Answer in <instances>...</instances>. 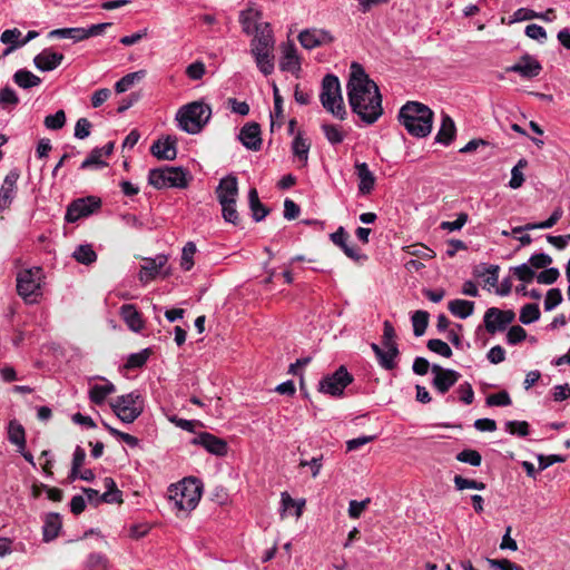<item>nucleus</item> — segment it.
Segmentation results:
<instances>
[{
    "label": "nucleus",
    "mask_w": 570,
    "mask_h": 570,
    "mask_svg": "<svg viewBox=\"0 0 570 570\" xmlns=\"http://www.w3.org/2000/svg\"><path fill=\"white\" fill-rule=\"evenodd\" d=\"M346 88L352 111L365 124H374L383 114L382 95L377 85L370 79L358 62L351 65Z\"/></svg>",
    "instance_id": "obj_1"
},
{
    "label": "nucleus",
    "mask_w": 570,
    "mask_h": 570,
    "mask_svg": "<svg viewBox=\"0 0 570 570\" xmlns=\"http://www.w3.org/2000/svg\"><path fill=\"white\" fill-rule=\"evenodd\" d=\"M397 118L411 136L424 138L432 131L434 112L422 102L407 101L401 107Z\"/></svg>",
    "instance_id": "obj_2"
},
{
    "label": "nucleus",
    "mask_w": 570,
    "mask_h": 570,
    "mask_svg": "<svg viewBox=\"0 0 570 570\" xmlns=\"http://www.w3.org/2000/svg\"><path fill=\"white\" fill-rule=\"evenodd\" d=\"M212 117V109L203 101H193L179 108L176 120L181 130L195 135L202 131Z\"/></svg>",
    "instance_id": "obj_3"
},
{
    "label": "nucleus",
    "mask_w": 570,
    "mask_h": 570,
    "mask_svg": "<svg viewBox=\"0 0 570 570\" xmlns=\"http://www.w3.org/2000/svg\"><path fill=\"white\" fill-rule=\"evenodd\" d=\"M323 107L340 120L346 118L341 83L335 75L328 73L322 80V91L320 95Z\"/></svg>",
    "instance_id": "obj_4"
},
{
    "label": "nucleus",
    "mask_w": 570,
    "mask_h": 570,
    "mask_svg": "<svg viewBox=\"0 0 570 570\" xmlns=\"http://www.w3.org/2000/svg\"><path fill=\"white\" fill-rule=\"evenodd\" d=\"M202 483L196 478H185L175 485L174 494L170 498L175 501L178 510L188 512L196 508L202 497Z\"/></svg>",
    "instance_id": "obj_5"
},
{
    "label": "nucleus",
    "mask_w": 570,
    "mask_h": 570,
    "mask_svg": "<svg viewBox=\"0 0 570 570\" xmlns=\"http://www.w3.org/2000/svg\"><path fill=\"white\" fill-rule=\"evenodd\" d=\"M110 406L124 423H132L142 413V402L138 392L117 396L112 400Z\"/></svg>",
    "instance_id": "obj_6"
},
{
    "label": "nucleus",
    "mask_w": 570,
    "mask_h": 570,
    "mask_svg": "<svg viewBox=\"0 0 570 570\" xmlns=\"http://www.w3.org/2000/svg\"><path fill=\"white\" fill-rule=\"evenodd\" d=\"M41 267L23 269L17 275V292L24 299L33 302L32 296L40 295Z\"/></svg>",
    "instance_id": "obj_7"
},
{
    "label": "nucleus",
    "mask_w": 570,
    "mask_h": 570,
    "mask_svg": "<svg viewBox=\"0 0 570 570\" xmlns=\"http://www.w3.org/2000/svg\"><path fill=\"white\" fill-rule=\"evenodd\" d=\"M353 382V376L345 366H340L333 374L320 381L318 391L332 396H342L344 389Z\"/></svg>",
    "instance_id": "obj_8"
},
{
    "label": "nucleus",
    "mask_w": 570,
    "mask_h": 570,
    "mask_svg": "<svg viewBox=\"0 0 570 570\" xmlns=\"http://www.w3.org/2000/svg\"><path fill=\"white\" fill-rule=\"evenodd\" d=\"M101 207V199L95 196L78 198L67 207L65 219L75 223L82 217L94 214Z\"/></svg>",
    "instance_id": "obj_9"
},
{
    "label": "nucleus",
    "mask_w": 570,
    "mask_h": 570,
    "mask_svg": "<svg viewBox=\"0 0 570 570\" xmlns=\"http://www.w3.org/2000/svg\"><path fill=\"white\" fill-rule=\"evenodd\" d=\"M434 374L432 386L440 393L445 394L450 389L456 384L460 380L461 374L451 368H444L439 364H433L431 367Z\"/></svg>",
    "instance_id": "obj_10"
},
{
    "label": "nucleus",
    "mask_w": 570,
    "mask_h": 570,
    "mask_svg": "<svg viewBox=\"0 0 570 570\" xmlns=\"http://www.w3.org/2000/svg\"><path fill=\"white\" fill-rule=\"evenodd\" d=\"M190 443L194 445H200L206 451L217 456H224L228 451V444L224 439L208 432L199 433L190 441Z\"/></svg>",
    "instance_id": "obj_11"
},
{
    "label": "nucleus",
    "mask_w": 570,
    "mask_h": 570,
    "mask_svg": "<svg viewBox=\"0 0 570 570\" xmlns=\"http://www.w3.org/2000/svg\"><path fill=\"white\" fill-rule=\"evenodd\" d=\"M298 41L305 49H314L324 45L332 43L334 37L324 29H305L299 32Z\"/></svg>",
    "instance_id": "obj_12"
},
{
    "label": "nucleus",
    "mask_w": 570,
    "mask_h": 570,
    "mask_svg": "<svg viewBox=\"0 0 570 570\" xmlns=\"http://www.w3.org/2000/svg\"><path fill=\"white\" fill-rule=\"evenodd\" d=\"M20 174L17 169L10 170L3 179L0 188V213L9 209L16 195H17V181Z\"/></svg>",
    "instance_id": "obj_13"
},
{
    "label": "nucleus",
    "mask_w": 570,
    "mask_h": 570,
    "mask_svg": "<svg viewBox=\"0 0 570 570\" xmlns=\"http://www.w3.org/2000/svg\"><path fill=\"white\" fill-rule=\"evenodd\" d=\"M505 70L518 73L525 79H532L540 75L542 66L535 58L525 53L520 58L519 62L508 67Z\"/></svg>",
    "instance_id": "obj_14"
},
{
    "label": "nucleus",
    "mask_w": 570,
    "mask_h": 570,
    "mask_svg": "<svg viewBox=\"0 0 570 570\" xmlns=\"http://www.w3.org/2000/svg\"><path fill=\"white\" fill-rule=\"evenodd\" d=\"M238 139L247 149L258 151L262 147L261 126L257 122L244 125Z\"/></svg>",
    "instance_id": "obj_15"
},
{
    "label": "nucleus",
    "mask_w": 570,
    "mask_h": 570,
    "mask_svg": "<svg viewBox=\"0 0 570 570\" xmlns=\"http://www.w3.org/2000/svg\"><path fill=\"white\" fill-rule=\"evenodd\" d=\"M150 153L160 160H174L177 157V138L167 136L164 140L155 141Z\"/></svg>",
    "instance_id": "obj_16"
},
{
    "label": "nucleus",
    "mask_w": 570,
    "mask_h": 570,
    "mask_svg": "<svg viewBox=\"0 0 570 570\" xmlns=\"http://www.w3.org/2000/svg\"><path fill=\"white\" fill-rule=\"evenodd\" d=\"M217 200L219 204L227 203L229 200H237L238 196V180L234 175H228L220 179L215 190Z\"/></svg>",
    "instance_id": "obj_17"
},
{
    "label": "nucleus",
    "mask_w": 570,
    "mask_h": 570,
    "mask_svg": "<svg viewBox=\"0 0 570 570\" xmlns=\"http://www.w3.org/2000/svg\"><path fill=\"white\" fill-rule=\"evenodd\" d=\"M331 240L338 246L348 258L358 261L362 257L360 255V248L350 242V235L344 227L340 226L336 232L331 234Z\"/></svg>",
    "instance_id": "obj_18"
},
{
    "label": "nucleus",
    "mask_w": 570,
    "mask_h": 570,
    "mask_svg": "<svg viewBox=\"0 0 570 570\" xmlns=\"http://www.w3.org/2000/svg\"><path fill=\"white\" fill-rule=\"evenodd\" d=\"M65 59L60 52H56L50 48L43 49L33 58V63L40 71H51L56 69Z\"/></svg>",
    "instance_id": "obj_19"
},
{
    "label": "nucleus",
    "mask_w": 570,
    "mask_h": 570,
    "mask_svg": "<svg viewBox=\"0 0 570 570\" xmlns=\"http://www.w3.org/2000/svg\"><path fill=\"white\" fill-rule=\"evenodd\" d=\"M255 37L252 40L250 47L258 49L274 50L275 39L273 36L272 27L268 22L256 23Z\"/></svg>",
    "instance_id": "obj_20"
},
{
    "label": "nucleus",
    "mask_w": 570,
    "mask_h": 570,
    "mask_svg": "<svg viewBox=\"0 0 570 570\" xmlns=\"http://www.w3.org/2000/svg\"><path fill=\"white\" fill-rule=\"evenodd\" d=\"M144 261L145 263L141 265L139 272V281L148 283L155 279L160 269L166 265L167 256L158 255L155 258H145Z\"/></svg>",
    "instance_id": "obj_21"
},
{
    "label": "nucleus",
    "mask_w": 570,
    "mask_h": 570,
    "mask_svg": "<svg viewBox=\"0 0 570 570\" xmlns=\"http://www.w3.org/2000/svg\"><path fill=\"white\" fill-rule=\"evenodd\" d=\"M120 316L132 332L139 333L145 327L142 314L134 304H124L120 307Z\"/></svg>",
    "instance_id": "obj_22"
},
{
    "label": "nucleus",
    "mask_w": 570,
    "mask_h": 570,
    "mask_svg": "<svg viewBox=\"0 0 570 570\" xmlns=\"http://www.w3.org/2000/svg\"><path fill=\"white\" fill-rule=\"evenodd\" d=\"M355 174L360 180L358 183V191L362 195H368L372 193L375 186V176L370 170L366 163H356L355 164Z\"/></svg>",
    "instance_id": "obj_23"
},
{
    "label": "nucleus",
    "mask_w": 570,
    "mask_h": 570,
    "mask_svg": "<svg viewBox=\"0 0 570 570\" xmlns=\"http://www.w3.org/2000/svg\"><path fill=\"white\" fill-rule=\"evenodd\" d=\"M456 135L454 120L448 114H442L441 126L435 136V141L449 146Z\"/></svg>",
    "instance_id": "obj_24"
},
{
    "label": "nucleus",
    "mask_w": 570,
    "mask_h": 570,
    "mask_svg": "<svg viewBox=\"0 0 570 570\" xmlns=\"http://www.w3.org/2000/svg\"><path fill=\"white\" fill-rule=\"evenodd\" d=\"M62 528V522L59 513H47L43 521L42 534L43 541L50 542L59 535Z\"/></svg>",
    "instance_id": "obj_25"
},
{
    "label": "nucleus",
    "mask_w": 570,
    "mask_h": 570,
    "mask_svg": "<svg viewBox=\"0 0 570 570\" xmlns=\"http://www.w3.org/2000/svg\"><path fill=\"white\" fill-rule=\"evenodd\" d=\"M279 67L284 71H289L293 75L301 70V60L294 43H287L283 51V58Z\"/></svg>",
    "instance_id": "obj_26"
},
{
    "label": "nucleus",
    "mask_w": 570,
    "mask_h": 570,
    "mask_svg": "<svg viewBox=\"0 0 570 570\" xmlns=\"http://www.w3.org/2000/svg\"><path fill=\"white\" fill-rule=\"evenodd\" d=\"M250 53L255 58V62L265 76L271 75L274 71V55L273 50L258 49L257 47L250 48Z\"/></svg>",
    "instance_id": "obj_27"
},
{
    "label": "nucleus",
    "mask_w": 570,
    "mask_h": 570,
    "mask_svg": "<svg viewBox=\"0 0 570 570\" xmlns=\"http://www.w3.org/2000/svg\"><path fill=\"white\" fill-rule=\"evenodd\" d=\"M248 204L253 213V219L255 222L263 220L269 214V208L262 204V202L259 200L258 191L256 188L249 189Z\"/></svg>",
    "instance_id": "obj_28"
},
{
    "label": "nucleus",
    "mask_w": 570,
    "mask_h": 570,
    "mask_svg": "<svg viewBox=\"0 0 570 570\" xmlns=\"http://www.w3.org/2000/svg\"><path fill=\"white\" fill-rule=\"evenodd\" d=\"M448 308L451 312V314L464 320L473 314L474 302L456 298L449 302Z\"/></svg>",
    "instance_id": "obj_29"
},
{
    "label": "nucleus",
    "mask_w": 570,
    "mask_h": 570,
    "mask_svg": "<svg viewBox=\"0 0 570 570\" xmlns=\"http://www.w3.org/2000/svg\"><path fill=\"white\" fill-rule=\"evenodd\" d=\"M262 18V12L249 8L240 12L239 22L243 27V31L246 35H252L256 30V23H259V19Z\"/></svg>",
    "instance_id": "obj_30"
},
{
    "label": "nucleus",
    "mask_w": 570,
    "mask_h": 570,
    "mask_svg": "<svg viewBox=\"0 0 570 570\" xmlns=\"http://www.w3.org/2000/svg\"><path fill=\"white\" fill-rule=\"evenodd\" d=\"M8 440L18 446V452H22L26 449V432L23 426L16 420L9 422L8 426Z\"/></svg>",
    "instance_id": "obj_31"
},
{
    "label": "nucleus",
    "mask_w": 570,
    "mask_h": 570,
    "mask_svg": "<svg viewBox=\"0 0 570 570\" xmlns=\"http://www.w3.org/2000/svg\"><path fill=\"white\" fill-rule=\"evenodd\" d=\"M187 171L183 167L167 166V186L186 188L188 186Z\"/></svg>",
    "instance_id": "obj_32"
},
{
    "label": "nucleus",
    "mask_w": 570,
    "mask_h": 570,
    "mask_svg": "<svg viewBox=\"0 0 570 570\" xmlns=\"http://www.w3.org/2000/svg\"><path fill=\"white\" fill-rule=\"evenodd\" d=\"M309 148L311 142L308 139L304 138L302 134L298 132L292 142V151L293 155L303 163V165L307 164Z\"/></svg>",
    "instance_id": "obj_33"
},
{
    "label": "nucleus",
    "mask_w": 570,
    "mask_h": 570,
    "mask_svg": "<svg viewBox=\"0 0 570 570\" xmlns=\"http://www.w3.org/2000/svg\"><path fill=\"white\" fill-rule=\"evenodd\" d=\"M50 39H71L73 42L85 40L83 28H61L48 33Z\"/></svg>",
    "instance_id": "obj_34"
},
{
    "label": "nucleus",
    "mask_w": 570,
    "mask_h": 570,
    "mask_svg": "<svg viewBox=\"0 0 570 570\" xmlns=\"http://www.w3.org/2000/svg\"><path fill=\"white\" fill-rule=\"evenodd\" d=\"M13 81L23 89L39 86L41 79L27 69H19L13 75Z\"/></svg>",
    "instance_id": "obj_35"
},
{
    "label": "nucleus",
    "mask_w": 570,
    "mask_h": 570,
    "mask_svg": "<svg viewBox=\"0 0 570 570\" xmlns=\"http://www.w3.org/2000/svg\"><path fill=\"white\" fill-rule=\"evenodd\" d=\"M384 351L377 357V362L384 370H394L396 367V357L400 355L397 345L383 346Z\"/></svg>",
    "instance_id": "obj_36"
},
{
    "label": "nucleus",
    "mask_w": 570,
    "mask_h": 570,
    "mask_svg": "<svg viewBox=\"0 0 570 570\" xmlns=\"http://www.w3.org/2000/svg\"><path fill=\"white\" fill-rule=\"evenodd\" d=\"M146 76V70H138L135 72L127 73L120 80L115 83V91L122 94L127 91L136 82H139Z\"/></svg>",
    "instance_id": "obj_37"
},
{
    "label": "nucleus",
    "mask_w": 570,
    "mask_h": 570,
    "mask_svg": "<svg viewBox=\"0 0 570 570\" xmlns=\"http://www.w3.org/2000/svg\"><path fill=\"white\" fill-rule=\"evenodd\" d=\"M72 257L80 264L90 265L97 261V254L91 245H79L72 254Z\"/></svg>",
    "instance_id": "obj_38"
},
{
    "label": "nucleus",
    "mask_w": 570,
    "mask_h": 570,
    "mask_svg": "<svg viewBox=\"0 0 570 570\" xmlns=\"http://www.w3.org/2000/svg\"><path fill=\"white\" fill-rule=\"evenodd\" d=\"M413 333L415 336H422L429 325L430 314L426 311H416L412 317Z\"/></svg>",
    "instance_id": "obj_39"
},
{
    "label": "nucleus",
    "mask_w": 570,
    "mask_h": 570,
    "mask_svg": "<svg viewBox=\"0 0 570 570\" xmlns=\"http://www.w3.org/2000/svg\"><path fill=\"white\" fill-rule=\"evenodd\" d=\"M541 316L539 305L535 303H529L522 306L520 311L519 320L522 324H531L537 322Z\"/></svg>",
    "instance_id": "obj_40"
},
{
    "label": "nucleus",
    "mask_w": 570,
    "mask_h": 570,
    "mask_svg": "<svg viewBox=\"0 0 570 570\" xmlns=\"http://www.w3.org/2000/svg\"><path fill=\"white\" fill-rule=\"evenodd\" d=\"M237 200H229L224 204H219L222 206V215L226 223H230L235 226L239 225L240 216L236 209Z\"/></svg>",
    "instance_id": "obj_41"
},
{
    "label": "nucleus",
    "mask_w": 570,
    "mask_h": 570,
    "mask_svg": "<svg viewBox=\"0 0 570 570\" xmlns=\"http://www.w3.org/2000/svg\"><path fill=\"white\" fill-rule=\"evenodd\" d=\"M150 355V348H145L139 353H132L128 356L125 367L128 370L142 367Z\"/></svg>",
    "instance_id": "obj_42"
},
{
    "label": "nucleus",
    "mask_w": 570,
    "mask_h": 570,
    "mask_svg": "<svg viewBox=\"0 0 570 570\" xmlns=\"http://www.w3.org/2000/svg\"><path fill=\"white\" fill-rule=\"evenodd\" d=\"M167 166L164 168H154L149 170L148 183L157 189H161L167 186Z\"/></svg>",
    "instance_id": "obj_43"
},
{
    "label": "nucleus",
    "mask_w": 570,
    "mask_h": 570,
    "mask_svg": "<svg viewBox=\"0 0 570 570\" xmlns=\"http://www.w3.org/2000/svg\"><path fill=\"white\" fill-rule=\"evenodd\" d=\"M87 569L88 570H108L109 569V560L104 553L92 552L88 556Z\"/></svg>",
    "instance_id": "obj_44"
},
{
    "label": "nucleus",
    "mask_w": 570,
    "mask_h": 570,
    "mask_svg": "<svg viewBox=\"0 0 570 570\" xmlns=\"http://www.w3.org/2000/svg\"><path fill=\"white\" fill-rule=\"evenodd\" d=\"M483 323L487 332L491 335L495 334L497 332H502L507 328V325L501 323V318L499 316L489 315V308L484 313Z\"/></svg>",
    "instance_id": "obj_45"
},
{
    "label": "nucleus",
    "mask_w": 570,
    "mask_h": 570,
    "mask_svg": "<svg viewBox=\"0 0 570 570\" xmlns=\"http://www.w3.org/2000/svg\"><path fill=\"white\" fill-rule=\"evenodd\" d=\"M453 482H454L455 489L459 491H462L465 489L484 490L487 487L485 483H483L481 481H476L473 479H466L460 474H456L454 476Z\"/></svg>",
    "instance_id": "obj_46"
},
{
    "label": "nucleus",
    "mask_w": 570,
    "mask_h": 570,
    "mask_svg": "<svg viewBox=\"0 0 570 570\" xmlns=\"http://www.w3.org/2000/svg\"><path fill=\"white\" fill-rule=\"evenodd\" d=\"M322 131L330 144L338 145L344 140V134L340 128L332 124H323Z\"/></svg>",
    "instance_id": "obj_47"
},
{
    "label": "nucleus",
    "mask_w": 570,
    "mask_h": 570,
    "mask_svg": "<svg viewBox=\"0 0 570 570\" xmlns=\"http://www.w3.org/2000/svg\"><path fill=\"white\" fill-rule=\"evenodd\" d=\"M102 157V149L94 148L89 156L81 163L80 169H88L92 166H96L97 168L107 166V163L101 160Z\"/></svg>",
    "instance_id": "obj_48"
},
{
    "label": "nucleus",
    "mask_w": 570,
    "mask_h": 570,
    "mask_svg": "<svg viewBox=\"0 0 570 570\" xmlns=\"http://www.w3.org/2000/svg\"><path fill=\"white\" fill-rule=\"evenodd\" d=\"M404 250L419 259H431L435 256L434 250L421 244L406 246Z\"/></svg>",
    "instance_id": "obj_49"
},
{
    "label": "nucleus",
    "mask_w": 570,
    "mask_h": 570,
    "mask_svg": "<svg viewBox=\"0 0 570 570\" xmlns=\"http://www.w3.org/2000/svg\"><path fill=\"white\" fill-rule=\"evenodd\" d=\"M426 347L431 351V352H434L443 357H451L452 356V350L451 347L448 345V343L443 342L442 340H439V338H431L426 343Z\"/></svg>",
    "instance_id": "obj_50"
},
{
    "label": "nucleus",
    "mask_w": 570,
    "mask_h": 570,
    "mask_svg": "<svg viewBox=\"0 0 570 570\" xmlns=\"http://www.w3.org/2000/svg\"><path fill=\"white\" fill-rule=\"evenodd\" d=\"M456 460L469 463L472 466H479L482 462V456L476 450L465 449L456 454Z\"/></svg>",
    "instance_id": "obj_51"
},
{
    "label": "nucleus",
    "mask_w": 570,
    "mask_h": 570,
    "mask_svg": "<svg viewBox=\"0 0 570 570\" xmlns=\"http://www.w3.org/2000/svg\"><path fill=\"white\" fill-rule=\"evenodd\" d=\"M196 253V245L193 242H188L184 248L181 254L180 266L184 271H190L194 266V255Z\"/></svg>",
    "instance_id": "obj_52"
},
{
    "label": "nucleus",
    "mask_w": 570,
    "mask_h": 570,
    "mask_svg": "<svg viewBox=\"0 0 570 570\" xmlns=\"http://www.w3.org/2000/svg\"><path fill=\"white\" fill-rule=\"evenodd\" d=\"M45 126L51 130L61 129L66 124V114L62 109L53 115H48L43 121Z\"/></svg>",
    "instance_id": "obj_53"
},
{
    "label": "nucleus",
    "mask_w": 570,
    "mask_h": 570,
    "mask_svg": "<svg viewBox=\"0 0 570 570\" xmlns=\"http://www.w3.org/2000/svg\"><path fill=\"white\" fill-rule=\"evenodd\" d=\"M485 403L488 406H509L512 404V400L507 391H501L499 393L490 394L485 399Z\"/></svg>",
    "instance_id": "obj_54"
},
{
    "label": "nucleus",
    "mask_w": 570,
    "mask_h": 570,
    "mask_svg": "<svg viewBox=\"0 0 570 570\" xmlns=\"http://www.w3.org/2000/svg\"><path fill=\"white\" fill-rule=\"evenodd\" d=\"M505 430L510 434L527 436L530 433V425L527 421H508L505 423Z\"/></svg>",
    "instance_id": "obj_55"
},
{
    "label": "nucleus",
    "mask_w": 570,
    "mask_h": 570,
    "mask_svg": "<svg viewBox=\"0 0 570 570\" xmlns=\"http://www.w3.org/2000/svg\"><path fill=\"white\" fill-rule=\"evenodd\" d=\"M511 271L513 275L523 283H531L535 277L534 271L527 264L512 267Z\"/></svg>",
    "instance_id": "obj_56"
},
{
    "label": "nucleus",
    "mask_w": 570,
    "mask_h": 570,
    "mask_svg": "<svg viewBox=\"0 0 570 570\" xmlns=\"http://www.w3.org/2000/svg\"><path fill=\"white\" fill-rule=\"evenodd\" d=\"M562 293L559 288H551L547 292L544 299V309L552 311L562 302Z\"/></svg>",
    "instance_id": "obj_57"
},
{
    "label": "nucleus",
    "mask_w": 570,
    "mask_h": 570,
    "mask_svg": "<svg viewBox=\"0 0 570 570\" xmlns=\"http://www.w3.org/2000/svg\"><path fill=\"white\" fill-rule=\"evenodd\" d=\"M527 338L525 330L520 325H513L507 333V341L510 345H515Z\"/></svg>",
    "instance_id": "obj_58"
},
{
    "label": "nucleus",
    "mask_w": 570,
    "mask_h": 570,
    "mask_svg": "<svg viewBox=\"0 0 570 570\" xmlns=\"http://www.w3.org/2000/svg\"><path fill=\"white\" fill-rule=\"evenodd\" d=\"M371 503V499L366 498L363 501L352 500L348 504V515L352 519H358L367 505Z\"/></svg>",
    "instance_id": "obj_59"
},
{
    "label": "nucleus",
    "mask_w": 570,
    "mask_h": 570,
    "mask_svg": "<svg viewBox=\"0 0 570 570\" xmlns=\"http://www.w3.org/2000/svg\"><path fill=\"white\" fill-rule=\"evenodd\" d=\"M538 461H539V470L543 471V470H546L547 468H549L550 465H552L554 463H563V462H566L567 461V456L560 455V454H551V455L539 454L538 455Z\"/></svg>",
    "instance_id": "obj_60"
},
{
    "label": "nucleus",
    "mask_w": 570,
    "mask_h": 570,
    "mask_svg": "<svg viewBox=\"0 0 570 570\" xmlns=\"http://www.w3.org/2000/svg\"><path fill=\"white\" fill-rule=\"evenodd\" d=\"M19 97L16 91L10 87H4L0 91V104L2 106L16 107L19 104Z\"/></svg>",
    "instance_id": "obj_61"
},
{
    "label": "nucleus",
    "mask_w": 570,
    "mask_h": 570,
    "mask_svg": "<svg viewBox=\"0 0 570 570\" xmlns=\"http://www.w3.org/2000/svg\"><path fill=\"white\" fill-rule=\"evenodd\" d=\"M560 273L556 267L547 268L537 275V281L540 284L550 285L557 282Z\"/></svg>",
    "instance_id": "obj_62"
},
{
    "label": "nucleus",
    "mask_w": 570,
    "mask_h": 570,
    "mask_svg": "<svg viewBox=\"0 0 570 570\" xmlns=\"http://www.w3.org/2000/svg\"><path fill=\"white\" fill-rule=\"evenodd\" d=\"M468 214L466 213H460L455 220L453 222H442L441 223V229L454 232L460 230L468 222Z\"/></svg>",
    "instance_id": "obj_63"
},
{
    "label": "nucleus",
    "mask_w": 570,
    "mask_h": 570,
    "mask_svg": "<svg viewBox=\"0 0 570 570\" xmlns=\"http://www.w3.org/2000/svg\"><path fill=\"white\" fill-rule=\"evenodd\" d=\"M206 72V67L203 61H195L186 68V75L193 80H199Z\"/></svg>",
    "instance_id": "obj_64"
}]
</instances>
